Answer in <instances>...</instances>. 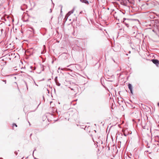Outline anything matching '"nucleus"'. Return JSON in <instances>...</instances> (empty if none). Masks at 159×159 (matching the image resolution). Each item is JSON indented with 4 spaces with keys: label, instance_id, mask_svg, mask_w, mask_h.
Segmentation results:
<instances>
[{
    "label": "nucleus",
    "instance_id": "19",
    "mask_svg": "<svg viewBox=\"0 0 159 159\" xmlns=\"http://www.w3.org/2000/svg\"><path fill=\"white\" fill-rule=\"evenodd\" d=\"M130 20H133L132 19H130Z\"/></svg>",
    "mask_w": 159,
    "mask_h": 159
},
{
    "label": "nucleus",
    "instance_id": "17",
    "mask_svg": "<svg viewBox=\"0 0 159 159\" xmlns=\"http://www.w3.org/2000/svg\"><path fill=\"white\" fill-rule=\"evenodd\" d=\"M133 33H135V32H133Z\"/></svg>",
    "mask_w": 159,
    "mask_h": 159
},
{
    "label": "nucleus",
    "instance_id": "3",
    "mask_svg": "<svg viewBox=\"0 0 159 159\" xmlns=\"http://www.w3.org/2000/svg\"><path fill=\"white\" fill-rule=\"evenodd\" d=\"M12 87L13 89H17L18 88V85L16 83H14L12 84Z\"/></svg>",
    "mask_w": 159,
    "mask_h": 159
},
{
    "label": "nucleus",
    "instance_id": "6",
    "mask_svg": "<svg viewBox=\"0 0 159 159\" xmlns=\"http://www.w3.org/2000/svg\"><path fill=\"white\" fill-rule=\"evenodd\" d=\"M127 132H128V129L124 130V134L125 136H126L128 135V134L126 133Z\"/></svg>",
    "mask_w": 159,
    "mask_h": 159
},
{
    "label": "nucleus",
    "instance_id": "18",
    "mask_svg": "<svg viewBox=\"0 0 159 159\" xmlns=\"http://www.w3.org/2000/svg\"><path fill=\"white\" fill-rule=\"evenodd\" d=\"M50 10H51L50 12H52V10H51V9H50Z\"/></svg>",
    "mask_w": 159,
    "mask_h": 159
},
{
    "label": "nucleus",
    "instance_id": "10",
    "mask_svg": "<svg viewBox=\"0 0 159 159\" xmlns=\"http://www.w3.org/2000/svg\"><path fill=\"white\" fill-rule=\"evenodd\" d=\"M14 126H15L16 127H17V125L16 124L14 123L12 124L13 127Z\"/></svg>",
    "mask_w": 159,
    "mask_h": 159
},
{
    "label": "nucleus",
    "instance_id": "16",
    "mask_svg": "<svg viewBox=\"0 0 159 159\" xmlns=\"http://www.w3.org/2000/svg\"><path fill=\"white\" fill-rule=\"evenodd\" d=\"M82 11H81V12H80V13L81 14V13H82Z\"/></svg>",
    "mask_w": 159,
    "mask_h": 159
},
{
    "label": "nucleus",
    "instance_id": "9",
    "mask_svg": "<svg viewBox=\"0 0 159 159\" xmlns=\"http://www.w3.org/2000/svg\"><path fill=\"white\" fill-rule=\"evenodd\" d=\"M134 1H130V2H129V3H130V5L132 4H134ZM131 7L132 8V7L131 6Z\"/></svg>",
    "mask_w": 159,
    "mask_h": 159
},
{
    "label": "nucleus",
    "instance_id": "4",
    "mask_svg": "<svg viewBox=\"0 0 159 159\" xmlns=\"http://www.w3.org/2000/svg\"><path fill=\"white\" fill-rule=\"evenodd\" d=\"M75 10L74 8H73L72 10L71 11H69L68 13L66 14V16H70L71 14L73 13L74 10Z\"/></svg>",
    "mask_w": 159,
    "mask_h": 159
},
{
    "label": "nucleus",
    "instance_id": "13",
    "mask_svg": "<svg viewBox=\"0 0 159 159\" xmlns=\"http://www.w3.org/2000/svg\"><path fill=\"white\" fill-rule=\"evenodd\" d=\"M157 105L158 107H159V102H158L157 103Z\"/></svg>",
    "mask_w": 159,
    "mask_h": 159
},
{
    "label": "nucleus",
    "instance_id": "5",
    "mask_svg": "<svg viewBox=\"0 0 159 159\" xmlns=\"http://www.w3.org/2000/svg\"><path fill=\"white\" fill-rule=\"evenodd\" d=\"M75 10L74 8H73L72 10L71 11H69L68 13L66 14V16H70L71 14L73 13L74 10Z\"/></svg>",
    "mask_w": 159,
    "mask_h": 159
},
{
    "label": "nucleus",
    "instance_id": "12",
    "mask_svg": "<svg viewBox=\"0 0 159 159\" xmlns=\"http://www.w3.org/2000/svg\"><path fill=\"white\" fill-rule=\"evenodd\" d=\"M3 81L5 83V84L6 83V80H3Z\"/></svg>",
    "mask_w": 159,
    "mask_h": 159
},
{
    "label": "nucleus",
    "instance_id": "7",
    "mask_svg": "<svg viewBox=\"0 0 159 159\" xmlns=\"http://www.w3.org/2000/svg\"><path fill=\"white\" fill-rule=\"evenodd\" d=\"M80 1L82 2H84L85 3L88 4V2L86 0H80Z\"/></svg>",
    "mask_w": 159,
    "mask_h": 159
},
{
    "label": "nucleus",
    "instance_id": "11",
    "mask_svg": "<svg viewBox=\"0 0 159 159\" xmlns=\"http://www.w3.org/2000/svg\"><path fill=\"white\" fill-rule=\"evenodd\" d=\"M133 28L136 31L137 30V28L136 26H134L133 27Z\"/></svg>",
    "mask_w": 159,
    "mask_h": 159
},
{
    "label": "nucleus",
    "instance_id": "2",
    "mask_svg": "<svg viewBox=\"0 0 159 159\" xmlns=\"http://www.w3.org/2000/svg\"><path fill=\"white\" fill-rule=\"evenodd\" d=\"M152 61L153 63L157 66L159 64V61L157 59H152Z\"/></svg>",
    "mask_w": 159,
    "mask_h": 159
},
{
    "label": "nucleus",
    "instance_id": "15",
    "mask_svg": "<svg viewBox=\"0 0 159 159\" xmlns=\"http://www.w3.org/2000/svg\"><path fill=\"white\" fill-rule=\"evenodd\" d=\"M128 87L129 88V84H128Z\"/></svg>",
    "mask_w": 159,
    "mask_h": 159
},
{
    "label": "nucleus",
    "instance_id": "8",
    "mask_svg": "<svg viewBox=\"0 0 159 159\" xmlns=\"http://www.w3.org/2000/svg\"><path fill=\"white\" fill-rule=\"evenodd\" d=\"M130 91L132 94H133V91L132 90V85L130 84Z\"/></svg>",
    "mask_w": 159,
    "mask_h": 159
},
{
    "label": "nucleus",
    "instance_id": "14",
    "mask_svg": "<svg viewBox=\"0 0 159 159\" xmlns=\"http://www.w3.org/2000/svg\"><path fill=\"white\" fill-rule=\"evenodd\" d=\"M131 108H134V107H133L132 106H131Z\"/></svg>",
    "mask_w": 159,
    "mask_h": 159
},
{
    "label": "nucleus",
    "instance_id": "1",
    "mask_svg": "<svg viewBox=\"0 0 159 159\" xmlns=\"http://www.w3.org/2000/svg\"><path fill=\"white\" fill-rule=\"evenodd\" d=\"M123 22L127 27H129V20L128 19H124Z\"/></svg>",
    "mask_w": 159,
    "mask_h": 159
}]
</instances>
